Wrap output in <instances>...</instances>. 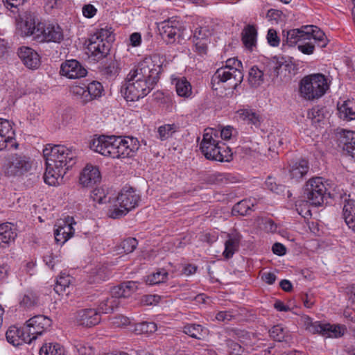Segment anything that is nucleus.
Here are the masks:
<instances>
[{"instance_id": "12", "label": "nucleus", "mask_w": 355, "mask_h": 355, "mask_svg": "<svg viewBox=\"0 0 355 355\" xmlns=\"http://www.w3.org/2000/svg\"><path fill=\"white\" fill-rule=\"evenodd\" d=\"M51 325V320L43 315H37L28 320L24 325L26 335L31 339V343L39 336L46 332Z\"/></svg>"}, {"instance_id": "14", "label": "nucleus", "mask_w": 355, "mask_h": 355, "mask_svg": "<svg viewBox=\"0 0 355 355\" xmlns=\"http://www.w3.org/2000/svg\"><path fill=\"white\" fill-rule=\"evenodd\" d=\"M76 224L72 217L67 216L63 220H59L54 230L55 240L57 243L64 244L74 234L73 224Z\"/></svg>"}, {"instance_id": "50", "label": "nucleus", "mask_w": 355, "mask_h": 355, "mask_svg": "<svg viewBox=\"0 0 355 355\" xmlns=\"http://www.w3.org/2000/svg\"><path fill=\"white\" fill-rule=\"evenodd\" d=\"M286 334L285 329L280 325H275L270 330V337L278 342L285 340Z\"/></svg>"}, {"instance_id": "48", "label": "nucleus", "mask_w": 355, "mask_h": 355, "mask_svg": "<svg viewBox=\"0 0 355 355\" xmlns=\"http://www.w3.org/2000/svg\"><path fill=\"white\" fill-rule=\"evenodd\" d=\"M227 345L229 347V355H248V352L239 343L228 340Z\"/></svg>"}, {"instance_id": "46", "label": "nucleus", "mask_w": 355, "mask_h": 355, "mask_svg": "<svg viewBox=\"0 0 355 355\" xmlns=\"http://www.w3.org/2000/svg\"><path fill=\"white\" fill-rule=\"evenodd\" d=\"M4 6L14 15L19 14L25 0H2ZM16 17V16H14Z\"/></svg>"}, {"instance_id": "27", "label": "nucleus", "mask_w": 355, "mask_h": 355, "mask_svg": "<svg viewBox=\"0 0 355 355\" xmlns=\"http://www.w3.org/2000/svg\"><path fill=\"white\" fill-rule=\"evenodd\" d=\"M175 85V90L179 96L189 98L192 95V86L185 77H180L173 80Z\"/></svg>"}, {"instance_id": "15", "label": "nucleus", "mask_w": 355, "mask_h": 355, "mask_svg": "<svg viewBox=\"0 0 355 355\" xmlns=\"http://www.w3.org/2000/svg\"><path fill=\"white\" fill-rule=\"evenodd\" d=\"M101 180V175L97 166L87 164L83 169L79 182L83 187H94Z\"/></svg>"}, {"instance_id": "20", "label": "nucleus", "mask_w": 355, "mask_h": 355, "mask_svg": "<svg viewBox=\"0 0 355 355\" xmlns=\"http://www.w3.org/2000/svg\"><path fill=\"white\" fill-rule=\"evenodd\" d=\"M6 338L9 343L16 347L24 343H31V339L26 335L24 327L22 328L10 327L6 333Z\"/></svg>"}, {"instance_id": "30", "label": "nucleus", "mask_w": 355, "mask_h": 355, "mask_svg": "<svg viewBox=\"0 0 355 355\" xmlns=\"http://www.w3.org/2000/svg\"><path fill=\"white\" fill-rule=\"evenodd\" d=\"M12 128L8 120L0 118V150L6 147V143L12 134Z\"/></svg>"}, {"instance_id": "17", "label": "nucleus", "mask_w": 355, "mask_h": 355, "mask_svg": "<svg viewBox=\"0 0 355 355\" xmlns=\"http://www.w3.org/2000/svg\"><path fill=\"white\" fill-rule=\"evenodd\" d=\"M60 73L71 79L80 78L87 74V70L76 60H67L61 64Z\"/></svg>"}, {"instance_id": "39", "label": "nucleus", "mask_w": 355, "mask_h": 355, "mask_svg": "<svg viewBox=\"0 0 355 355\" xmlns=\"http://www.w3.org/2000/svg\"><path fill=\"white\" fill-rule=\"evenodd\" d=\"M178 128V125L175 123L161 125L157 130L158 138L162 141H165L171 137L173 133L177 132Z\"/></svg>"}, {"instance_id": "49", "label": "nucleus", "mask_w": 355, "mask_h": 355, "mask_svg": "<svg viewBox=\"0 0 355 355\" xmlns=\"http://www.w3.org/2000/svg\"><path fill=\"white\" fill-rule=\"evenodd\" d=\"M12 164L21 173L28 171L31 168L30 162L22 157H17Z\"/></svg>"}, {"instance_id": "52", "label": "nucleus", "mask_w": 355, "mask_h": 355, "mask_svg": "<svg viewBox=\"0 0 355 355\" xmlns=\"http://www.w3.org/2000/svg\"><path fill=\"white\" fill-rule=\"evenodd\" d=\"M73 95L80 97L83 103L88 102V96L87 94V87L85 85L83 86L73 85L71 89Z\"/></svg>"}, {"instance_id": "4", "label": "nucleus", "mask_w": 355, "mask_h": 355, "mask_svg": "<svg viewBox=\"0 0 355 355\" xmlns=\"http://www.w3.org/2000/svg\"><path fill=\"white\" fill-rule=\"evenodd\" d=\"M218 131L213 128L205 130L200 144L202 153L207 159L218 162H230L232 159L231 149L217 140Z\"/></svg>"}, {"instance_id": "3", "label": "nucleus", "mask_w": 355, "mask_h": 355, "mask_svg": "<svg viewBox=\"0 0 355 355\" xmlns=\"http://www.w3.org/2000/svg\"><path fill=\"white\" fill-rule=\"evenodd\" d=\"M89 148L103 156L120 159L133 156L139 143L134 137L101 135L92 139Z\"/></svg>"}, {"instance_id": "19", "label": "nucleus", "mask_w": 355, "mask_h": 355, "mask_svg": "<svg viewBox=\"0 0 355 355\" xmlns=\"http://www.w3.org/2000/svg\"><path fill=\"white\" fill-rule=\"evenodd\" d=\"M18 55L24 65L29 69H37L40 64L39 54L33 49L21 46L18 49Z\"/></svg>"}, {"instance_id": "23", "label": "nucleus", "mask_w": 355, "mask_h": 355, "mask_svg": "<svg viewBox=\"0 0 355 355\" xmlns=\"http://www.w3.org/2000/svg\"><path fill=\"white\" fill-rule=\"evenodd\" d=\"M257 37V30L254 25L248 24L244 27L241 33V41L245 47L252 50L256 46Z\"/></svg>"}, {"instance_id": "16", "label": "nucleus", "mask_w": 355, "mask_h": 355, "mask_svg": "<svg viewBox=\"0 0 355 355\" xmlns=\"http://www.w3.org/2000/svg\"><path fill=\"white\" fill-rule=\"evenodd\" d=\"M75 319L78 324L91 327L101 322V314L95 309H84L76 312Z\"/></svg>"}, {"instance_id": "36", "label": "nucleus", "mask_w": 355, "mask_h": 355, "mask_svg": "<svg viewBox=\"0 0 355 355\" xmlns=\"http://www.w3.org/2000/svg\"><path fill=\"white\" fill-rule=\"evenodd\" d=\"M239 117L243 120L248 121L249 123H252L254 125H259L260 116L254 111L250 109H241L238 111Z\"/></svg>"}, {"instance_id": "59", "label": "nucleus", "mask_w": 355, "mask_h": 355, "mask_svg": "<svg viewBox=\"0 0 355 355\" xmlns=\"http://www.w3.org/2000/svg\"><path fill=\"white\" fill-rule=\"evenodd\" d=\"M161 297L157 295H146L143 296L141 302L144 305H155L159 303Z\"/></svg>"}, {"instance_id": "18", "label": "nucleus", "mask_w": 355, "mask_h": 355, "mask_svg": "<svg viewBox=\"0 0 355 355\" xmlns=\"http://www.w3.org/2000/svg\"><path fill=\"white\" fill-rule=\"evenodd\" d=\"M40 21L36 22L35 17L31 13H26L23 17L17 22V26L21 31V35L24 37L32 36L33 40H36V30L38 28Z\"/></svg>"}, {"instance_id": "29", "label": "nucleus", "mask_w": 355, "mask_h": 355, "mask_svg": "<svg viewBox=\"0 0 355 355\" xmlns=\"http://www.w3.org/2000/svg\"><path fill=\"white\" fill-rule=\"evenodd\" d=\"M339 117L344 121L355 119V105L353 102L344 101L342 105H338Z\"/></svg>"}, {"instance_id": "61", "label": "nucleus", "mask_w": 355, "mask_h": 355, "mask_svg": "<svg viewBox=\"0 0 355 355\" xmlns=\"http://www.w3.org/2000/svg\"><path fill=\"white\" fill-rule=\"evenodd\" d=\"M330 327H331V328L325 329L326 331H325L324 336H328V337H336V338L340 336L341 333H340V327L335 326V325H331V324H330Z\"/></svg>"}, {"instance_id": "32", "label": "nucleus", "mask_w": 355, "mask_h": 355, "mask_svg": "<svg viewBox=\"0 0 355 355\" xmlns=\"http://www.w3.org/2000/svg\"><path fill=\"white\" fill-rule=\"evenodd\" d=\"M255 199H244L234 205L232 208L233 213H237L241 216L249 214L255 205Z\"/></svg>"}, {"instance_id": "57", "label": "nucleus", "mask_w": 355, "mask_h": 355, "mask_svg": "<svg viewBox=\"0 0 355 355\" xmlns=\"http://www.w3.org/2000/svg\"><path fill=\"white\" fill-rule=\"evenodd\" d=\"M62 4L61 0H45L44 8L46 12L51 13L53 10L60 8Z\"/></svg>"}, {"instance_id": "22", "label": "nucleus", "mask_w": 355, "mask_h": 355, "mask_svg": "<svg viewBox=\"0 0 355 355\" xmlns=\"http://www.w3.org/2000/svg\"><path fill=\"white\" fill-rule=\"evenodd\" d=\"M182 331L187 336L197 340L204 339L209 334V330L200 324L187 323L182 327Z\"/></svg>"}, {"instance_id": "58", "label": "nucleus", "mask_w": 355, "mask_h": 355, "mask_svg": "<svg viewBox=\"0 0 355 355\" xmlns=\"http://www.w3.org/2000/svg\"><path fill=\"white\" fill-rule=\"evenodd\" d=\"M196 51L200 55L207 53L208 40H193Z\"/></svg>"}, {"instance_id": "2", "label": "nucleus", "mask_w": 355, "mask_h": 355, "mask_svg": "<svg viewBox=\"0 0 355 355\" xmlns=\"http://www.w3.org/2000/svg\"><path fill=\"white\" fill-rule=\"evenodd\" d=\"M43 155L46 162L44 180L51 186L59 184V179L62 180L67 171L75 164L77 157L75 150L64 145L47 144Z\"/></svg>"}, {"instance_id": "43", "label": "nucleus", "mask_w": 355, "mask_h": 355, "mask_svg": "<svg viewBox=\"0 0 355 355\" xmlns=\"http://www.w3.org/2000/svg\"><path fill=\"white\" fill-rule=\"evenodd\" d=\"M119 64L116 60H111L102 69V72L107 78H113L116 76L119 72Z\"/></svg>"}, {"instance_id": "38", "label": "nucleus", "mask_w": 355, "mask_h": 355, "mask_svg": "<svg viewBox=\"0 0 355 355\" xmlns=\"http://www.w3.org/2000/svg\"><path fill=\"white\" fill-rule=\"evenodd\" d=\"M72 277L66 274H61L56 281L54 291L59 295L65 292L71 283Z\"/></svg>"}, {"instance_id": "54", "label": "nucleus", "mask_w": 355, "mask_h": 355, "mask_svg": "<svg viewBox=\"0 0 355 355\" xmlns=\"http://www.w3.org/2000/svg\"><path fill=\"white\" fill-rule=\"evenodd\" d=\"M91 198L99 204L105 203L107 201L105 191L101 188H95L92 191Z\"/></svg>"}, {"instance_id": "64", "label": "nucleus", "mask_w": 355, "mask_h": 355, "mask_svg": "<svg viewBox=\"0 0 355 355\" xmlns=\"http://www.w3.org/2000/svg\"><path fill=\"white\" fill-rule=\"evenodd\" d=\"M346 293L348 297V300L355 304V284H351L346 288Z\"/></svg>"}, {"instance_id": "53", "label": "nucleus", "mask_w": 355, "mask_h": 355, "mask_svg": "<svg viewBox=\"0 0 355 355\" xmlns=\"http://www.w3.org/2000/svg\"><path fill=\"white\" fill-rule=\"evenodd\" d=\"M266 187L270 191L279 193L282 191L283 185L277 184L275 179L271 176H268L265 181Z\"/></svg>"}, {"instance_id": "44", "label": "nucleus", "mask_w": 355, "mask_h": 355, "mask_svg": "<svg viewBox=\"0 0 355 355\" xmlns=\"http://www.w3.org/2000/svg\"><path fill=\"white\" fill-rule=\"evenodd\" d=\"M343 216L345 221L355 217V201L354 200L348 199L345 200Z\"/></svg>"}, {"instance_id": "28", "label": "nucleus", "mask_w": 355, "mask_h": 355, "mask_svg": "<svg viewBox=\"0 0 355 355\" xmlns=\"http://www.w3.org/2000/svg\"><path fill=\"white\" fill-rule=\"evenodd\" d=\"M341 143L343 144V150L355 159V132L343 130Z\"/></svg>"}, {"instance_id": "1", "label": "nucleus", "mask_w": 355, "mask_h": 355, "mask_svg": "<svg viewBox=\"0 0 355 355\" xmlns=\"http://www.w3.org/2000/svg\"><path fill=\"white\" fill-rule=\"evenodd\" d=\"M163 59L159 54L145 58L130 70L121 92L127 101L134 102L147 96L159 80Z\"/></svg>"}, {"instance_id": "13", "label": "nucleus", "mask_w": 355, "mask_h": 355, "mask_svg": "<svg viewBox=\"0 0 355 355\" xmlns=\"http://www.w3.org/2000/svg\"><path fill=\"white\" fill-rule=\"evenodd\" d=\"M158 28L160 35L167 44H173L181 37L183 31L180 21L172 19L161 22Z\"/></svg>"}, {"instance_id": "40", "label": "nucleus", "mask_w": 355, "mask_h": 355, "mask_svg": "<svg viewBox=\"0 0 355 355\" xmlns=\"http://www.w3.org/2000/svg\"><path fill=\"white\" fill-rule=\"evenodd\" d=\"M38 297L33 291L26 292L19 301V305L24 309H31L37 305Z\"/></svg>"}, {"instance_id": "24", "label": "nucleus", "mask_w": 355, "mask_h": 355, "mask_svg": "<svg viewBox=\"0 0 355 355\" xmlns=\"http://www.w3.org/2000/svg\"><path fill=\"white\" fill-rule=\"evenodd\" d=\"M309 166L306 159L292 162L289 165V173L293 179L297 180L302 178L309 171Z\"/></svg>"}, {"instance_id": "10", "label": "nucleus", "mask_w": 355, "mask_h": 355, "mask_svg": "<svg viewBox=\"0 0 355 355\" xmlns=\"http://www.w3.org/2000/svg\"><path fill=\"white\" fill-rule=\"evenodd\" d=\"M243 73L239 68L222 67L216 70L211 78L213 87L215 85L226 83L229 89H236L243 81Z\"/></svg>"}, {"instance_id": "42", "label": "nucleus", "mask_w": 355, "mask_h": 355, "mask_svg": "<svg viewBox=\"0 0 355 355\" xmlns=\"http://www.w3.org/2000/svg\"><path fill=\"white\" fill-rule=\"evenodd\" d=\"M137 244L138 242L136 239L129 237L121 242L118 246V250L119 251V253L128 254L136 249Z\"/></svg>"}, {"instance_id": "31", "label": "nucleus", "mask_w": 355, "mask_h": 355, "mask_svg": "<svg viewBox=\"0 0 355 355\" xmlns=\"http://www.w3.org/2000/svg\"><path fill=\"white\" fill-rule=\"evenodd\" d=\"M304 323L307 331L312 334H320L322 336L324 335L326 328H331L330 324H322L318 321L313 322L309 317L304 318Z\"/></svg>"}, {"instance_id": "45", "label": "nucleus", "mask_w": 355, "mask_h": 355, "mask_svg": "<svg viewBox=\"0 0 355 355\" xmlns=\"http://www.w3.org/2000/svg\"><path fill=\"white\" fill-rule=\"evenodd\" d=\"M205 180L211 184L226 183L229 180V174L216 172L208 175Z\"/></svg>"}, {"instance_id": "47", "label": "nucleus", "mask_w": 355, "mask_h": 355, "mask_svg": "<svg viewBox=\"0 0 355 355\" xmlns=\"http://www.w3.org/2000/svg\"><path fill=\"white\" fill-rule=\"evenodd\" d=\"M281 67L282 64H280L277 61L271 60L268 62L263 70L265 72V75H268L270 77L272 78L277 77Z\"/></svg>"}, {"instance_id": "8", "label": "nucleus", "mask_w": 355, "mask_h": 355, "mask_svg": "<svg viewBox=\"0 0 355 355\" xmlns=\"http://www.w3.org/2000/svg\"><path fill=\"white\" fill-rule=\"evenodd\" d=\"M137 290V282H125L112 288L110 297L102 300L98 305V312L110 313L117 309L120 304V298L129 297Z\"/></svg>"}, {"instance_id": "7", "label": "nucleus", "mask_w": 355, "mask_h": 355, "mask_svg": "<svg viewBox=\"0 0 355 355\" xmlns=\"http://www.w3.org/2000/svg\"><path fill=\"white\" fill-rule=\"evenodd\" d=\"M114 40L112 28L106 26L97 30L89 38L87 46L88 53L97 59L105 57L109 53Z\"/></svg>"}, {"instance_id": "33", "label": "nucleus", "mask_w": 355, "mask_h": 355, "mask_svg": "<svg viewBox=\"0 0 355 355\" xmlns=\"http://www.w3.org/2000/svg\"><path fill=\"white\" fill-rule=\"evenodd\" d=\"M240 239L236 236L228 235V239L225 243V250L223 253L226 259L232 257L235 252L238 250Z\"/></svg>"}, {"instance_id": "55", "label": "nucleus", "mask_w": 355, "mask_h": 355, "mask_svg": "<svg viewBox=\"0 0 355 355\" xmlns=\"http://www.w3.org/2000/svg\"><path fill=\"white\" fill-rule=\"evenodd\" d=\"M210 31L207 27H197L193 33V40H208Z\"/></svg>"}, {"instance_id": "51", "label": "nucleus", "mask_w": 355, "mask_h": 355, "mask_svg": "<svg viewBox=\"0 0 355 355\" xmlns=\"http://www.w3.org/2000/svg\"><path fill=\"white\" fill-rule=\"evenodd\" d=\"M297 49L305 55H311L315 51V44L311 40L302 41L298 44Z\"/></svg>"}, {"instance_id": "21", "label": "nucleus", "mask_w": 355, "mask_h": 355, "mask_svg": "<svg viewBox=\"0 0 355 355\" xmlns=\"http://www.w3.org/2000/svg\"><path fill=\"white\" fill-rule=\"evenodd\" d=\"M17 229L11 223H4L0 225V248H6L14 242L17 237Z\"/></svg>"}, {"instance_id": "62", "label": "nucleus", "mask_w": 355, "mask_h": 355, "mask_svg": "<svg viewBox=\"0 0 355 355\" xmlns=\"http://www.w3.org/2000/svg\"><path fill=\"white\" fill-rule=\"evenodd\" d=\"M233 315L230 311H219L216 315V319L220 322H228L233 318Z\"/></svg>"}, {"instance_id": "56", "label": "nucleus", "mask_w": 355, "mask_h": 355, "mask_svg": "<svg viewBox=\"0 0 355 355\" xmlns=\"http://www.w3.org/2000/svg\"><path fill=\"white\" fill-rule=\"evenodd\" d=\"M267 40L272 46H278L280 42L279 37L277 36V31L273 28H270L267 34Z\"/></svg>"}, {"instance_id": "37", "label": "nucleus", "mask_w": 355, "mask_h": 355, "mask_svg": "<svg viewBox=\"0 0 355 355\" xmlns=\"http://www.w3.org/2000/svg\"><path fill=\"white\" fill-rule=\"evenodd\" d=\"M168 275V273L165 269L160 268L158 269L157 272L148 275L146 279V282L149 285L159 284L160 283L166 282Z\"/></svg>"}, {"instance_id": "9", "label": "nucleus", "mask_w": 355, "mask_h": 355, "mask_svg": "<svg viewBox=\"0 0 355 355\" xmlns=\"http://www.w3.org/2000/svg\"><path fill=\"white\" fill-rule=\"evenodd\" d=\"M327 185V182L321 177L309 179L304 187V198L312 205H322L324 198L329 196Z\"/></svg>"}, {"instance_id": "35", "label": "nucleus", "mask_w": 355, "mask_h": 355, "mask_svg": "<svg viewBox=\"0 0 355 355\" xmlns=\"http://www.w3.org/2000/svg\"><path fill=\"white\" fill-rule=\"evenodd\" d=\"M40 355H66L63 346L60 344L49 343L44 345L40 350Z\"/></svg>"}, {"instance_id": "60", "label": "nucleus", "mask_w": 355, "mask_h": 355, "mask_svg": "<svg viewBox=\"0 0 355 355\" xmlns=\"http://www.w3.org/2000/svg\"><path fill=\"white\" fill-rule=\"evenodd\" d=\"M96 12V8L92 4H87L83 7V15L87 18L93 17Z\"/></svg>"}, {"instance_id": "6", "label": "nucleus", "mask_w": 355, "mask_h": 355, "mask_svg": "<svg viewBox=\"0 0 355 355\" xmlns=\"http://www.w3.org/2000/svg\"><path fill=\"white\" fill-rule=\"evenodd\" d=\"M329 89V82L322 73H313L304 77L300 83L301 96L306 100L321 98Z\"/></svg>"}, {"instance_id": "41", "label": "nucleus", "mask_w": 355, "mask_h": 355, "mask_svg": "<svg viewBox=\"0 0 355 355\" xmlns=\"http://www.w3.org/2000/svg\"><path fill=\"white\" fill-rule=\"evenodd\" d=\"M87 87V95L88 96V102L101 96L103 91V86L101 83L92 81L89 83Z\"/></svg>"}, {"instance_id": "26", "label": "nucleus", "mask_w": 355, "mask_h": 355, "mask_svg": "<svg viewBox=\"0 0 355 355\" xmlns=\"http://www.w3.org/2000/svg\"><path fill=\"white\" fill-rule=\"evenodd\" d=\"M304 29L306 30V32H309L307 40H311L314 44L318 42V45L322 48L327 46V39L325 34L318 27L315 26H304Z\"/></svg>"}, {"instance_id": "63", "label": "nucleus", "mask_w": 355, "mask_h": 355, "mask_svg": "<svg viewBox=\"0 0 355 355\" xmlns=\"http://www.w3.org/2000/svg\"><path fill=\"white\" fill-rule=\"evenodd\" d=\"M112 323L117 327L126 326L130 324V320L128 317L121 315L114 317Z\"/></svg>"}, {"instance_id": "11", "label": "nucleus", "mask_w": 355, "mask_h": 355, "mask_svg": "<svg viewBox=\"0 0 355 355\" xmlns=\"http://www.w3.org/2000/svg\"><path fill=\"white\" fill-rule=\"evenodd\" d=\"M36 42L39 43H60L64 40V32L58 24L39 23L36 30Z\"/></svg>"}, {"instance_id": "5", "label": "nucleus", "mask_w": 355, "mask_h": 355, "mask_svg": "<svg viewBox=\"0 0 355 355\" xmlns=\"http://www.w3.org/2000/svg\"><path fill=\"white\" fill-rule=\"evenodd\" d=\"M141 196L131 187H123L117 196L116 203L108 209L111 218H119L139 206Z\"/></svg>"}, {"instance_id": "34", "label": "nucleus", "mask_w": 355, "mask_h": 355, "mask_svg": "<svg viewBox=\"0 0 355 355\" xmlns=\"http://www.w3.org/2000/svg\"><path fill=\"white\" fill-rule=\"evenodd\" d=\"M264 71L259 69L257 66L251 67L249 71L248 81L253 87H257L263 83Z\"/></svg>"}, {"instance_id": "25", "label": "nucleus", "mask_w": 355, "mask_h": 355, "mask_svg": "<svg viewBox=\"0 0 355 355\" xmlns=\"http://www.w3.org/2000/svg\"><path fill=\"white\" fill-rule=\"evenodd\" d=\"M308 35L309 32H306L304 26L301 28L291 29L287 31L286 41L288 46H293L307 40Z\"/></svg>"}]
</instances>
